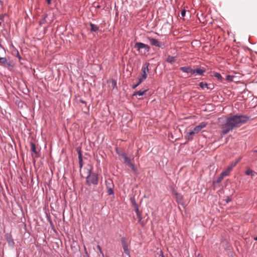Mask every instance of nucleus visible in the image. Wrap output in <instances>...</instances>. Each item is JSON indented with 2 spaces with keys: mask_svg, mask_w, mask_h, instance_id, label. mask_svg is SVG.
Segmentation results:
<instances>
[{
  "mask_svg": "<svg viewBox=\"0 0 257 257\" xmlns=\"http://www.w3.org/2000/svg\"><path fill=\"white\" fill-rule=\"evenodd\" d=\"M248 120V116L243 115H235L228 117L221 124V134L225 135L234 128L240 127Z\"/></svg>",
  "mask_w": 257,
  "mask_h": 257,
  "instance_id": "f257e3e1",
  "label": "nucleus"
},
{
  "mask_svg": "<svg viewBox=\"0 0 257 257\" xmlns=\"http://www.w3.org/2000/svg\"><path fill=\"white\" fill-rule=\"evenodd\" d=\"M86 184L88 186L91 184L97 185L98 183V175L97 173H91L87 176H85Z\"/></svg>",
  "mask_w": 257,
  "mask_h": 257,
  "instance_id": "f03ea898",
  "label": "nucleus"
},
{
  "mask_svg": "<svg viewBox=\"0 0 257 257\" xmlns=\"http://www.w3.org/2000/svg\"><path fill=\"white\" fill-rule=\"evenodd\" d=\"M134 47L137 49L141 53L145 54L150 50V47L148 45L142 42H137L135 44Z\"/></svg>",
  "mask_w": 257,
  "mask_h": 257,
  "instance_id": "7ed1b4c3",
  "label": "nucleus"
},
{
  "mask_svg": "<svg viewBox=\"0 0 257 257\" xmlns=\"http://www.w3.org/2000/svg\"><path fill=\"white\" fill-rule=\"evenodd\" d=\"M92 166L90 164H87L84 168L80 169V173L82 177L85 178V176H88L91 173Z\"/></svg>",
  "mask_w": 257,
  "mask_h": 257,
  "instance_id": "20e7f679",
  "label": "nucleus"
},
{
  "mask_svg": "<svg viewBox=\"0 0 257 257\" xmlns=\"http://www.w3.org/2000/svg\"><path fill=\"white\" fill-rule=\"evenodd\" d=\"M120 242L125 254L130 256V252L128 248V243L127 241V238L125 237H121L120 239Z\"/></svg>",
  "mask_w": 257,
  "mask_h": 257,
  "instance_id": "39448f33",
  "label": "nucleus"
},
{
  "mask_svg": "<svg viewBox=\"0 0 257 257\" xmlns=\"http://www.w3.org/2000/svg\"><path fill=\"white\" fill-rule=\"evenodd\" d=\"M149 42L151 45L159 48L163 49L165 48V43L162 42L158 41L157 39L155 38H150Z\"/></svg>",
  "mask_w": 257,
  "mask_h": 257,
  "instance_id": "423d86ee",
  "label": "nucleus"
},
{
  "mask_svg": "<svg viewBox=\"0 0 257 257\" xmlns=\"http://www.w3.org/2000/svg\"><path fill=\"white\" fill-rule=\"evenodd\" d=\"M5 236L9 246L13 248L15 246V242L12 235L10 233H6Z\"/></svg>",
  "mask_w": 257,
  "mask_h": 257,
  "instance_id": "0eeeda50",
  "label": "nucleus"
},
{
  "mask_svg": "<svg viewBox=\"0 0 257 257\" xmlns=\"http://www.w3.org/2000/svg\"><path fill=\"white\" fill-rule=\"evenodd\" d=\"M147 77H145L144 75H141L139 78L138 82L136 84H134L132 85V88L133 89H136L140 84H141L142 82H143Z\"/></svg>",
  "mask_w": 257,
  "mask_h": 257,
  "instance_id": "6e6552de",
  "label": "nucleus"
},
{
  "mask_svg": "<svg viewBox=\"0 0 257 257\" xmlns=\"http://www.w3.org/2000/svg\"><path fill=\"white\" fill-rule=\"evenodd\" d=\"M150 64L149 63H146L145 65L143 66L142 68V73L141 75L145 76L147 77V72L149 71V66Z\"/></svg>",
  "mask_w": 257,
  "mask_h": 257,
  "instance_id": "1a4fd4ad",
  "label": "nucleus"
},
{
  "mask_svg": "<svg viewBox=\"0 0 257 257\" xmlns=\"http://www.w3.org/2000/svg\"><path fill=\"white\" fill-rule=\"evenodd\" d=\"M228 176L226 172L224 171H223L220 175L217 178L216 180V182L217 183H219L221 182V181L223 180L224 177Z\"/></svg>",
  "mask_w": 257,
  "mask_h": 257,
  "instance_id": "9d476101",
  "label": "nucleus"
},
{
  "mask_svg": "<svg viewBox=\"0 0 257 257\" xmlns=\"http://www.w3.org/2000/svg\"><path fill=\"white\" fill-rule=\"evenodd\" d=\"M105 185L106 189L113 188L114 187L113 181L111 179H108L105 181Z\"/></svg>",
  "mask_w": 257,
  "mask_h": 257,
  "instance_id": "9b49d317",
  "label": "nucleus"
},
{
  "mask_svg": "<svg viewBox=\"0 0 257 257\" xmlns=\"http://www.w3.org/2000/svg\"><path fill=\"white\" fill-rule=\"evenodd\" d=\"M48 17V15L47 14H45L44 15L42 16V18L39 21V25L40 26H42L43 25L45 24L46 22V18Z\"/></svg>",
  "mask_w": 257,
  "mask_h": 257,
  "instance_id": "f8f14e48",
  "label": "nucleus"
},
{
  "mask_svg": "<svg viewBox=\"0 0 257 257\" xmlns=\"http://www.w3.org/2000/svg\"><path fill=\"white\" fill-rule=\"evenodd\" d=\"M148 89H145L143 91H136L132 94V96L133 97L137 95L140 96H143L148 91Z\"/></svg>",
  "mask_w": 257,
  "mask_h": 257,
  "instance_id": "ddd939ff",
  "label": "nucleus"
},
{
  "mask_svg": "<svg viewBox=\"0 0 257 257\" xmlns=\"http://www.w3.org/2000/svg\"><path fill=\"white\" fill-rule=\"evenodd\" d=\"M195 134V133H194V131L192 130L187 133V136L186 137L188 141H192L193 140L192 136Z\"/></svg>",
  "mask_w": 257,
  "mask_h": 257,
  "instance_id": "4468645a",
  "label": "nucleus"
},
{
  "mask_svg": "<svg viewBox=\"0 0 257 257\" xmlns=\"http://www.w3.org/2000/svg\"><path fill=\"white\" fill-rule=\"evenodd\" d=\"M78 160L80 169H82V168L83 167V159L82 155L80 151H79L78 152Z\"/></svg>",
  "mask_w": 257,
  "mask_h": 257,
  "instance_id": "2eb2a0df",
  "label": "nucleus"
},
{
  "mask_svg": "<svg viewBox=\"0 0 257 257\" xmlns=\"http://www.w3.org/2000/svg\"><path fill=\"white\" fill-rule=\"evenodd\" d=\"M0 63L3 64H6L8 66H11L10 62H8L6 57L0 58Z\"/></svg>",
  "mask_w": 257,
  "mask_h": 257,
  "instance_id": "dca6fc26",
  "label": "nucleus"
},
{
  "mask_svg": "<svg viewBox=\"0 0 257 257\" xmlns=\"http://www.w3.org/2000/svg\"><path fill=\"white\" fill-rule=\"evenodd\" d=\"M191 68L189 66H184V67H181L180 68V70L184 72L189 73L191 70Z\"/></svg>",
  "mask_w": 257,
  "mask_h": 257,
  "instance_id": "f3484780",
  "label": "nucleus"
},
{
  "mask_svg": "<svg viewBox=\"0 0 257 257\" xmlns=\"http://www.w3.org/2000/svg\"><path fill=\"white\" fill-rule=\"evenodd\" d=\"M90 31L91 32H96L98 30L99 27L92 23H90Z\"/></svg>",
  "mask_w": 257,
  "mask_h": 257,
  "instance_id": "a211bd4d",
  "label": "nucleus"
},
{
  "mask_svg": "<svg viewBox=\"0 0 257 257\" xmlns=\"http://www.w3.org/2000/svg\"><path fill=\"white\" fill-rule=\"evenodd\" d=\"M174 194L175 195V196H176V201L178 203H180L181 201H182V200L183 199V197H182V195L181 194L175 192L174 193Z\"/></svg>",
  "mask_w": 257,
  "mask_h": 257,
  "instance_id": "6ab92c4d",
  "label": "nucleus"
},
{
  "mask_svg": "<svg viewBox=\"0 0 257 257\" xmlns=\"http://www.w3.org/2000/svg\"><path fill=\"white\" fill-rule=\"evenodd\" d=\"M195 72L196 74H198L201 76L204 75V73L205 72V69H200V68H197L195 69Z\"/></svg>",
  "mask_w": 257,
  "mask_h": 257,
  "instance_id": "aec40b11",
  "label": "nucleus"
},
{
  "mask_svg": "<svg viewBox=\"0 0 257 257\" xmlns=\"http://www.w3.org/2000/svg\"><path fill=\"white\" fill-rule=\"evenodd\" d=\"M31 151L36 155L39 154V152L36 150L35 145L34 143H31Z\"/></svg>",
  "mask_w": 257,
  "mask_h": 257,
  "instance_id": "412c9836",
  "label": "nucleus"
},
{
  "mask_svg": "<svg viewBox=\"0 0 257 257\" xmlns=\"http://www.w3.org/2000/svg\"><path fill=\"white\" fill-rule=\"evenodd\" d=\"M175 57L171 56H168L167 58V60H166L167 62L169 63H173L174 62H175Z\"/></svg>",
  "mask_w": 257,
  "mask_h": 257,
  "instance_id": "4be33fe9",
  "label": "nucleus"
},
{
  "mask_svg": "<svg viewBox=\"0 0 257 257\" xmlns=\"http://www.w3.org/2000/svg\"><path fill=\"white\" fill-rule=\"evenodd\" d=\"M116 153H117V154L118 155V156H119V157H120L121 158H123V160H124L125 158H126L128 157H127V154H126L125 152H121V153H119V152H118L117 151V150H116Z\"/></svg>",
  "mask_w": 257,
  "mask_h": 257,
  "instance_id": "5701e85b",
  "label": "nucleus"
},
{
  "mask_svg": "<svg viewBox=\"0 0 257 257\" xmlns=\"http://www.w3.org/2000/svg\"><path fill=\"white\" fill-rule=\"evenodd\" d=\"M199 86L204 89V88H207V89H210V88L208 87V84L206 83H204L203 82H200L199 84Z\"/></svg>",
  "mask_w": 257,
  "mask_h": 257,
  "instance_id": "b1692460",
  "label": "nucleus"
},
{
  "mask_svg": "<svg viewBox=\"0 0 257 257\" xmlns=\"http://www.w3.org/2000/svg\"><path fill=\"white\" fill-rule=\"evenodd\" d=\"M213 76L217 78L219 80H220V81H221L223 79L221 75L219 73H218V72H215Z\"/></svg>",
  "mask_w": 257,
  "mask_h": 257,
  "instance_id": "393cba45",
  "label": "nucleus"
},
{
  "mask_svg": "<svg viewBox=\"0 0 257 257\" xmlns=\"http://www.w3.org/2000/svg\"><path fill=\"white\" fill-rule=\"evenodd\" d=\"M112 86L113 89H117V82L115 79H112L111 80Z\"/></svg>",
  "mask_w": 257,
  "mask_h": 257,
  "instance_id": "a878e982",
  "label": "nucleus"
},
{
  "mask_svg": "<svg viewBox=\"0 0 257 257\" xmlns=\"http://www.w3.org/2000/svg\"><path fill=\"white\" fill-rule=\"evenodd\" d=\"M123 160L124 163L128 166H129L132 163L131 161V159L128 157L125 158Z\"/></svg>",
  "mask_w": 257,
  "mask_h": 257,
  "instance_id": "bb28decb",
  "label": "nucleus"
},
{
  "mask_svg": "<svg viewBox=\"0 0 257 257\" xmlns=\"http://www.w3.org/2000/svg\"><path fill=\"white\" fill-rule=\"evenodd\" d=\"M206 125H207V123L206 122H202L201 123H200L197 126H198L199 129L201 131V130L202 128L205 127Z\"/></svg>",
  "mask_w": 257,
  "mask_h": 257,
  "instance_id": "cd10ccee",
  "label": "nucleus"
},
{
  "mask_svg": "<svg viewBox=\"0 0 257 257\" xmlns=\"http://www.w3.org/2000/svg\"><path fill=\"white\" fill-rule=\"evenodd\" d=\"M107 193L108 195H110L114 194L113 188H108V189H107Z\"/></svg>",
  "mask_w": 257,
  "mask_h": 257,
  "instance_id": "c85d7f7f",
  "label": "nucleus"
},
{
  "mask_svg": "<svg viewBox=\"0 0 257 257\" xmlns=\"http://www.w3.org/2000/svg\"><path fill=\"white\" fill-rule=\"evenodd\" d=\"M129 167H130L132 171L135 173H137V170L136 169V168L135 167L134 165L132 163L129 166Z\"/></svg>",
  "mask_w": 257,
  "mask_h": 257,
  "instance_id": "c756f323",
  "label": "nucleus"
},
{
  "mask_svg": "<svg viewBox=\"0 0 257 257\" xmlns=\"http://www.w3.org/2000/svg\"><path fill=\"white\" fill-rule=\"evenodd\" d=\"M240 161V159H238L236 161H235L234 162H232L230 166L232 168H233L236 165V164L239 162V161Z\"/></svg>",
  "mask_w": 257,
  "mask_h": 257,
  "instance_id": "7c9ffc66",
  "label": "nucleus"
},
{
  "mask_svg": "<svg viewBox=\"0 0 257 257\" xmlns=\"http://www.w3.org/2000/svg\"><path fill=\"white\" fill-rule=\"evenodd\" d=\"M232 169L233 168L229 166L228 167H227V169L224 171V172H226V173L228 175H229L230 172L232 171Z\"/></svg>",
  "mask_w": 257,
  "mask_h": 257,
  "instance_id": "2f4dec72",
  "label": "nucleus"
},
{
  "mask_svg": "<svg viewBox=\"0 0 257 257\" xmlns=\"http://www.w3.org/2000/svg\"><path fill=\"white\" fill-rule=\"evenodd\" d=\"M135 211L137 214H140V212L139 211V206L137 203H135Z\"/></svg>",
  "mask_w": 257,
  "mask_h": 257,
  "instance_id": "473e14b6",
  "label": "nucleus"
},
{
  "mask_svg": "<svg viewBox=\"0 0 257 257\" xmlns=\"http://www.w3.org/2000/svg\"><path fill=\"white\" fill-rule=\"evenodd\" d=\"M252 170L250 169L249 168L247 169L245 172V174L246 175H250V174H252Z\"/></svg>",
  "mask_w": 257,
  "mask_h": 257,
  "instance_id": "72a5a7b5",
  "label": "nucleus"
},
{
  "mask_svg": "<svg viewBox=\"0 0 257 257\" xmlns=\"http://www.w3.org/2000/svg\"><path fill=\"white\" fill-rule=\"evenodd\" d=\"M195 134H197L201 131L198 126H196L193 130Z\"/></svg>",
  "mask_w": 257,
  "mask_h": 257,
  "instance_id": "f704fd0d",
  "label": "nucleus"
},
{
  "mask_svg": "<svg viewBox=\"0 0 257 257\" xmlns=\"http://www.w3.org/2000/svg\"><path fill=\"white\" fill-rule=\"evenodd\" d=\"M137 216L139 219V222L140 223H142V215H141V213L140 214H137Z\"/></svg>",
  "mask_w": 257,
  "mask_h": 257,
  "instance_id": "c9c22d12",
  "label": "nucleus"
},
{
  "mask_svg": "<svg viewBox=\"0 0 257 257\" xmlns=\"http://www.w3.org/2000/svg\"><path fill=\"white\" fill-rule=\"evenodd\" d=\"M234 78V76H231V75H227L226 76V79L228 81H233V78Z\"/></svg>",
  "mask_w": 257,
  "mask_h": 257,
  "instance_id": "e433bc0d",
  "label": "nucleus"
},
{
  "mask_svg": "<svg viewBox=\"0 0 257 257\" xmlns=\"http://www.w3.org/2000/svg\"><path fill=\"white\" fill-rule=\"evenodd\" d=\"M186 14V11L185 10L183 9L181 12V16L182 18H184Z\"/></svg>",
  "mask_w": 257,
  "mask_h": 257,
  "instance_id": "4c0bfd02",
  "label": "nucleus"
},
{
  "mask_svg": "<svg viewBox=\"0 0 257 257\" xmlns=\"http://www.w3.org/2000/svg\"><path fill=\"white\" fill-rule=\"evenodd\" d=\"M189 73H191V75H195V69H193L191 68Z\"/></svg>",
  "mask_w": 257,
  "mask_h": 257,
  "instance_id": "58836bf2",
  "label": "nucleus"
},
{
  "mask_svg": "<svg viewBox=\"0 0 257 257\" xmlns=\"http://www.w3.org/2000/svg\"><path fill=\"white\" fill-rule=\"evenodd\" d=\"M97 248L99 249V250L100 251V252L103 255V253L101 250V248L100 246L99 245H98Z\"/></svg>",
  "mask_w": 257,
  "mask_h": 257,
  "instance_id": "ea45409f",
  "label": "nucleus"
},
{
  "mask_svg": "<svg viewBox=\"0 0 257 257\" xmlns=\"http://www.w3.org/2000/svg\"><path fill=\"white\" fill-rule=\"evenodd\" d=\"M80 102L83 104H86V102L85 101V100H83L82 99H80Z\"/></svg>",
  "mask_w": 257,
  "mask_h": 257,
  "instance_id": "a19ab883",
  "label": "nucleus"
},
{
  "mask_svg": "<svg viewBox=\"0 0 257 257\" xmlns=\"http://www.w3.org/2000/svg\"><path fill=\"white\" fill-rule=\"evenodd\" d=\"M256 174H256V172H255L254 171H252V174H250V175H251V176H255V175H256Z\"/></svg>",
  "mask_w": 257,
  "mask_h": 257,
  "instance_id": "79ce46f5",
  "label": "nucleus"
},
{
  "mask_svg": "<svg viewBox=\"0 0 257 257\" xmlns=\"http://www.w3.org/2000/svg\"><path fill=\"white\" fill-rule=\"evenodd\" d=\"M230 201H231V199H230V198H228V197L227 198H226V202L227 203H228V202H230Z\"/></svg>",
  "mask_w": 257,
  "mask_h": 257,
  "instance_id": "37998d69",
  "label": "nucleus"
},
{
  "mask_svg": "<svg viewBox=\"0 0 257 257\" xmlns=\"http://www.w3.org/2000/svg\"><path fill=\"white\" fill-rule=\"evenodd\" d=\"M46 1L48 5H50L51 4V0H46Z\"/></svg>",
  "mask_w": 257,
  "mask_h": 257,
  "instance_id": "c03bdc74",
  "label": "nucleus"
},
{
  "mask_svg": "<svg viewBox=\"0 0 257 257\" xmlns=\"http://www.w3.org/2000/svg\"><path fill=\"white\" fill-rule=\"evenodd\" d=\"M132 204L134 205V207H135V203H136V201L135 200H132Z\"/></svg>",
  "mask_w": 257,
  "mask_h": 257,
  "instance_id": "a18cd8bd",
  "label": "nucleus"
},
{
  "mask_svg": "<svg viewBox=\"0 0 257 257\" xmlns=\"http://www.w3.org/2000/svg\"><path fill=\"white\" fill-rule=\"evenodd\" d=\"M83 257H89L87 252H86L85 254L83 255Z\"/></svg>",
  "mask_w": 257,
  "mask_h": 257,
  "instance_id": "49530a36",
  "label": "nucleus"
},
{
  "mask_svg": "<svg viewBox=\"0 0 257 257\" xmlns=\"http://www.w3.org/2000/svg\"><path fill=\"white\" fill-rule=\"evenodd\" d=\"M96 8H97V9H99V8H100V6L99 5H98V6L96 7Z\"/></svg>",
  "mask_w": 257,
  "mask_h": 257,
  "instance_id": "de8ad7c7",
  "label": "nucleus"
},
{
  "mask_svg": "<svg viewBox=\"0 0 257 257\" xmlns=\"http://www.w3.org/2000/svg\"><path fill=\"white\" fill-rule=\"evenodd\" d=\"M253 152H254V153H257V150H254V151H253Z\"/></svg>",
  "mask_w": 257,
  "mask_h": 257,
  "instance_id": "09e8293b",
  "label": "nucleus"
},
{
  "mask_svg": "<svg viewBox=\"0 0 257 257\" xmlns=\"http://www.w3.org/2000/svg\"><path fill=\"white\" fill-rule=\"evenodd\" d=\"M254 239L256 241H257V236L254 238Z\"/></svg>",
  "mask_w": 257,
  "mask_h": 257,
  "instance_id": "8fccbe9b",
  "label": "nucleus"
},
{
  "mask_svg": "<svg viewBox=\"0 0 257 257\" xmlns=\"http://www.w3.org/2000/svg\"><path fill=\"white\" fill-rule=\"evenodd\" d=\"M18 56H19V58H20V59H21V57H20V55H19V53H18Z\"/></svg>",
  "mask_w": 257,
  "mask_h": 257,
  "instance_id": "3c124183",
  "label": "nucleus"
},
{
  "mask_svg": "<svg viewBox=\"0 0 257 257\" xmlns=\"http://www.w3.org/2000/svg\"><path fill=\"white\" fill-rule=\"evenodd\" d=\"M162 257H165L164 255L162 254Z\"/></svg>",
  "mask_w": 257,
  "mask_h": 257,
  "instance_id": "603ef678",
  "label": "nucleus"
},
{
  "mask_svg": "<svg viewBox=\"0 0 257 257\" xmlns=\"http://www.w3.org/2000/svg\"><path fill=\"white\" fill-rule=\"evenodd\" d=\"M1 24H2V23H1V22H0V26L1 25Z\"/></svg>",
  "mask_w": 257,
  "mask_h": 257,
  "instance_id": "864d4df0",
  "label": "nucleus"
},
{
  "mask_svg": "<svg viewBox=\"0 0 257 257\" xmlns=\"http://www.w3.org/2000/svg\"><path fill=\"white\" fill-rule=\"evenodd\" d=\"M0 58H2L1 57H0Z\"/></svg>",
  "mask_w": 257,
  "mask_h": 257,
  "instance_id": "5fc2aeb1",
  "label": "nucleus"
}]
</instances>
